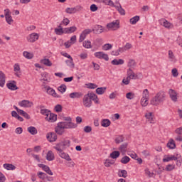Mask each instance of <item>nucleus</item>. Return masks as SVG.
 Listing matches in <instances>:
<instances>
[{
  "instance_id": "41",
  "label": "nucleus",
  "mask_w": 182,
  "mask_h": 182,
  "mask_svg": "<svg viewBox=\"0 0 182 182\" xmlns=\"http://www.w3.org/2000/svg\"><path fill=\"white\" fill-rule=\"evenodd\" d=\"M118 176L119 177H123L124 178H126V177H127V171L126 170L119 171Z\"/></svg>"
},
{
  "instance_id": "33",
  "label": "nucleus",
  "mask_w": 182,
  "mask_h": 182,
  "mask_svg": "<svg viewBox=\"0 0 182 182\" xmlns=\"http://www.w3.org/2000/svg\"><path fill=\"white\" fill-rule=\"evenodd\" d=\"M70 60H65V63L67 66H69V68H71V69L75 68V63H73V58H69Z\"/></svg>"
},
{
  "instance_id": "20",
  "label": "nucleus",
  "mask_w": 182,
  "mask_h": 182,
  "mask_svg": "<svg viewBox=\"0 0 182 182\" xmlns=\"http://www.w3.org/2000/svg\"><path fill=\"white\" fill-rule=\"evenodd\" d=\"M14 68L15 75L17 76V77H21V75H22V73H21V66L18 63H16L14 64Z\"/></svg>"
},
{
  "instance_id": "31",
  "label": "nucleus",
  "mask_w": 182,
  "mask_h": 182,
  "mask_svg": "<svg viewBox=\"0 0 182 182\" xmlns=\"http://www.w3.org/2000/svg\"><path fill=\"white\" fill-rule=\"evenodd\" d=\"M109 156L111 159H119L120 157V151H113L110 154Z\"/></svg>"
},
{
  "instance_id": "34",
  "label": "nucleus",
  "mask_w": 182,
  "mask_h": 182,
  "mask_svg": "<svg viewBox=\"0 0 182 182\" xmlns=\"http://www.w3.org/2000/svg\"><path fill=\"white\" fill-rule=\"evenodd\" d=\"M106 87H101L96 89L97 95H104L105 92H106Z\"/></svg>"
},
{
  "instance_id": "39",
  "label": "nucleus",
  "mask_w": 182,
  "mask_h": 182,
  "mask_svg": "<svg viewBox=\"0 0 182 182\" xmlns=\"http://www.w3.org/2000/svg\"><path fill=\"white\" fill-rule=\"evenodd\" d=\"M140 21V16H135L133 18H130L129 23H137Z\"/></svg>"
},
{
  "instance_id": "27",
  "label": "nucleus",
  "mask_w": 182,
  "mask_h": 182,
  "mask_svg": "<svg viewBox=\"0 0 182 182\" xmlns=\"http://www.w3.org/2000/svg\"><path fill=\"white\" fill-rule=\"evenodd\" d=\"M112 65H114L115 66H117L119 65H123L124 63V60L123 59H114L112 62H111Z\"/></svg>"
},
{
  "instance_id": "11",
  "label": "nucleus",
  "mask_w": 182,
  "mask_h": 182,
  "mask_svg": "<svg viewBox=\"0 0 182 182\" xmlns=\"http://www.w3.org/2000/svg\"><path fill=\"white\" fill-rule=\"evenodd\" d=\"M18 105H20L21 107H32V106H33V102L23 100L18 102Z\"/></svg>"
},
{
  "instance_id": "48",
  "label": "nucleus",
  "mask_w": 182,
  "mask_h": 182,
  "mask_svg": "<svg viewBox=\"0 0 182 182\" xmlns=\"http://www.w3.org/2000/svg\"><path fill=\"white\" fill-rule=\"evenodd\" d=\"M112 164H114V161L110 159H106L105 162V167H110Z\"/></svg>"
},
{
  "instance_id": "35",
  "label": "nucleus",
  "mask_w": 182,
  "mask_h": 182,
  "mask_svg": "<svg viewBox=\"0 0 182 182\" xmlns=\"http://www.w3.org/2000/svg\"><path fill=\"white\" fill-rule=\"evenodd\" d=\"M55 33H56V35H63V33H65V28L63 30V28L59 26L58 28H55Z\"/></svg>"
},
{
  "instance_id": "62",
  "label": "nucleus",
  "mask_w": 182,
  "mask_h": 182,
  "mask_svg": "<svg viewBox=\"0 0 182 182\" xmlns=\"http://www.w3.org/2000/svg\"><path fill=\"white\" fill-rule=\"evenodd\" d=\"M55 110L57 113H59L62 110V105H57L55 107Z\"/></svg>"
},
{
  "instance_id": "12",
  "label": "nucleus",
  "mask_w": 182,
  "mask_h": 182,
  "mask_svg": "<svg viewBox=\"0 0 182 182\" xmlns=\"http://www.w3.org/2000/svg\"><path fill=\"white\" fill-rule=\"evenodd\" d=\"M46 120L50 123H55V121L58 120V115L50 112L49 115L46 117Z\"/></svg>"
},
{
  "instance_id": "15",
  "label": "nucleus",
  "mask_w": 182,
  "mask_h": 182,
  "mask_svg": "<svg viewBox=\"0 0 182 182\" xmlns=\"http://www.w3.org/2000/svg\"><path fill=\"white\" fill-rule=\"evenodd\" d=\"M58 154H59L60 157L61 159H64V160H67V161H72V159H70V156L68 154H66L63 152V151H58Z\"/></svg>"
},
{
  "instance_id": "24",
  "label": "nucleus",
  "mask_w": 182,
  "mask_h": 182,
  "mask_svg": "<svg viewBox=\"0 0 182 182\" xmlns=\"http://www.w3.org/2000/svg\"><path fill=\"white\" fill-rule=\"evenodd\" d=\"M46 160H48V161H53V160H55V154H53L52 151H48L47 153Z\"/></svg>"
},
{
  "instance_id": "19",
  "label": "nucleus",
  "mask_w": 182,
  "mask_h": 182,
  "mask_svg": "<svg viewBox=\"0 0 182 182\" xmlns=\"http://www.w3.org/2000/svg\"><path fill=\"white\" fill-rule=\"evenodd\" d=\"M82 96H83V93L80 92H71L69 95V97L70 99H80V97H82Z\"/></svg>"
},
{
  "instance_id": "61",
  "label": "nucleus",
  "mask_w": 182,
  "mask_h": 182,
  "mask_svg": "<svg viewBox=\"0 0 182 182\" xmlns=\"http://www.w3.org/2000/svg\"><path fill=\"white\" fill-rule=\"evenodd\" d=\"M6 181V178L5 177V175L2 173V172H0V182H5Z\"/></svg>"
},
{
  "instance_id": "28",
  "label": "nucleus",
  "mask_w": 182,
  "mask_h": 182,
  "mask_svg": "<svg viewBox=\"0 0 182 182\" xmlns=\"http://www.w3.org/2000/svg\"><path fill=\"white\" fill-rule=\"evenodd\" d=\"M27 131L30 134H32L33 136H35V134H38V129H36V127H29L27 129Z\"/></svg>"
},
{
  "instance_id": "14",
  "label": "nucleus",
  "mask_w": 182,
  "mask_h": 182,
  "mask_svg": "<svg viewBox=\"0 0 182 182\" xmlns=\"http://www.w3.org/2000/svg\"><path fill=\"white\" fill-rule=\"evenodd\" d=\"M6 87H8V89H9L10 90H18V89H19L17 86H16V81L15 80H12L10 82L6 84Z\"/></svg>"
},
{
  "instance_id": "56",
  "label": "nucleus",
  "mask_w": 182,
  "mask_h": 182,
  "mask_svg": "<svg viewBox=\"0 0 182 182\" xmlns=\"http://www.w3.org/2000/svg\"><path fill=\"white\" fill-rule=\"evenodd\" d=\"M94 55L95 58H97L98 59H102L103 52L102 51L96 52L95 53Z\"/></svg>"
},
{
  "instance_id": "8",
  "label": "nucleus",
  "mask_w": 182,
  "mask_h": 182,
  "mask_svg": "<svg viewBox=\"0 0 182 182\" xmlns=\"http://www.w3.org/2000/svg\"><path fill=\"white\" fill-rule=\"evenodd\" d=\"M45 89H46L48 95L53 96V97H57L58 99H60V95H58L56 93V91H55V90H53L52 87H46Z\"/></svg>"
},
{
  "instance_id": "57",
  "label": "nucleus",
  "mask_w": 182,
  "mask_h": 182,
  "mask_svg": "<svg viewBox=\"0 0 182 182\" xmlns=\"http://www.w3.org/2000/svg\"><path fill=\"white\" fill-rule=\"evenodd\" d=\"M90 9L91 12H96V11H97V9H99V7H97V6L96 4H92L90 7Z\"/></svg>"
},
{
  "instance_id": "3",
  "label": "nucleus",
  "mask_w": 182,
  "mask_h": 182,
  "mask_svg": "<svg viewBox=\"0 0 182 182\" xmlns=\"http://www.w3.org/2000/svg\"><path fill=\"white\" fill-rule=\"evenodd\" d=\"M68 147H70V140H63L60 143L57 144L54 149L57 150V151H61L63 150H66Z\"/></svg>"
},
{
  "instance_id": "53",
  "label": "nucleus",
  "mask_w": 182,
  "mask_h": 182,
  "mask_svg": "<svg viewBox=\"0 0 182 182\" xmlns=\"http://www.w3.org/2000/svg\"><path fill=\"white\" fill-rule=\"evenodd\" d=\"M136 66V61L133 59H131L128 62V68H134Z\"/></svg>"
},
{
  "instance_id": "18",
  "label": "nucleus",
  "mask_w": 182,
  "mask_h": 182,
  "mask_svg": "<svg viewBox=\"0 0 182 182\" xmlns=\"http://www.w3.org/2000/svg\"><path fill=\"white\" fill-rule=\"evenodd\" d=\"M92 32H93V33H95V35H99L102 33V32H103V27L100 25H95L92 30Z\"/></svg>"
},
{
  "instance_id": "45",
  "label": "nucleus",
  "mask_w": 182,
  "mask_h": 182,
  "mask_svg": "<svg viewBox=\"0 0 182 182\" xmlns=\"http://www.w3.org/2000/svg\"><path fill=\"white\" fill-rule=\"evenodd\" d=\"M23 55L24 56V58H26V59H32L33 58V54L27 51H24L23 53Z\"/></svg>"
},
{
  "instance_id": "59",
  "label": "nucleus",
  "mask_w": 182,
  "mask_h": 182,
  "mask_svg": "<svg viewBox=\"0 0 182 182\" xmlns=\"http://www.w3.org/2000/svg\"><path fill=\"white\" fill-rule=\"evenodd\" d=\"M171 72L173 77H177V76H178V71L177 70V68L172 69Z\"/></svg>"
},
{
  "instance_id": "30",
  "label": "nucleus",
  "mask_w": 182,
  "mask_h": 182,
  "mask_svg": "<svg viewBox=\"0 0 182 182\" xmlns=\"http://www.w3.org/2000/svg\"><path fill=\"white\" fill-rule=\"evenodd\" d=\"M3 167L6 168V170H15L16 168V166H15L12 164H4L3 165Z\"/></svg>"
},
{
  "instance_id": "52",
  "label": "nucleus",
  "mask_w": 182,
  "mask_h": 182,
  "mask_svg": "<svg viewBox=\"0 0 182 182\" xmlns=\"http://www.w3.org/2000/svg\"><path fill=\"white\" fill-rule=\"evenodd\" d=\"M112 48H113V46H112V44L107 43L102 46V50H110V49H112Z\"/></svg>"
},
{
  "instance_id": "42",
  "label": "nucleus",
  "mask_w": 182,
  "mask_h": 182,
  "mask_svg": "<svg viewBox=\"0 0 182 182\" xmlns=\"http://www.w3.org/2000/svg\"><path fill=\"white\" fill-rule=\"evenodd\" d=\"M130 161V158L127 156H124L122 158L120 162L122 164H127V163H129Z\"/></svg>"
},
{
  "instance_id": "32",
  "label": "nucleus",
  "mask_w": 182,
  "mask_h": 182,
  "mask_svg": "<svg viewBox=\"0 0 182 182\" xmlns=\"http://www.w3.org/2000/svg\"><path fill=\"white\" fill-rule=\"evenodd\" d=\"M166 146L171 149H176V142L173 140V139H170Z\"/></svg>"
},
{
  "instance_id": "47",
  "label": "nucleus",
  "mask_w": 182,
  "mask_h": 182,
  "mask_svg": "<svg viewBox=\"0 0 182 182\" xmlns=\"http://www.w3.org/2000/svg\"><path fill=\"white\" fill-rule=\"evenodd\" d=\"M174 168H176V165L168 164L166 166L165 170H166V171H173V170H174Z\"/></svg>"
},
{
  "instance_id": "51",
  "label": "nucleus",
  "mask_w": 182,
  "mask_h": 182,
  "mask_svg": "<svg viewBox=\"0 0 182 182\" xmlns=\"http://www.w3.org/2000/svg\"><path fill=\"white\" fill-rule=\"evenodd\" d=\"M85 86H87V89H96L97 87V85L92 82L85 84Z\"/></svg>"
},
{
  "instance_id": "37",
  "label": "nucleus",
  "mask_w": 182,
  "mask_h": 182,
  "mask_svg": "<svg viewBox=\"0 0 182 182\" xmlns=\"http://www.w3.org/2000/svg\"><path fill=\"white\" fill-rule=\"evenodd\" d=\"M124 141V137L122 135H119L115 138L116 144H120V143H123Z\"/></svg>"
},
{
  "instance_id": "9",
  "label": "nucleus",
  "mask_w": 182,
  "mask_h": 182,
  "mask_svg": "<svg viewBox=\"0 0 182 182\" xmlns=\"http://www.w3.org/2000/svg\"><path fill=\"white\" fill-rule=\"evenodd\" d=\"M38 166L40 167V168H42V170L47 173V174H49V176H53V172H52V170H50V168H49V166L43 164H38Z\"/></svg>"
},
{
  "instance_id": "1",
  "label": "nucleus",
  "mask_w": 182,
  "mask_h": 182,
  "mask_svg": "<svg viewBox=\"0 0 182 182\" xmlns=\"http://www.w3.org/2000/svg\"><path fill=\"white\" fill-rule=\"evenodd\" d=\"M76 127H77V124L73 123L72 121L70 122H60L57 124L55 132L57 134L62 136L65 133V129H76Z\"/></svg>"
},
{
  "instance_id": "55",
  "label": "nucleus",
  "mask_w": 182,
  "mask_h": 182,
  "mask_svg": "<svg viewBox=\"0 0 182 182\" xmlns=\"http://www.w3.org/2000/svg\"><path fill=\"white\" fill-rule=\"evenodd\" d=\"M161 25L164 26V28H166V29H173V28H174L173 23H163Z\"/></svg>"
},
{
  "instance_id": "49",
  "label": "nucleus",
  "mask_w": 182,
  "mask_h": 182,
  "mask_svg": "<svg viewBox=\"0 0 182 182\" xmlns=\"http://www.w3.org/2000/svg\"><path fill=\"white\" fill-rule=\"evenodd\" d=\"M141 106H143V107H146V106H147V105H149V99L141 98Z\"/></svg>"
},
{
  "instance_id": "64",
  "label": "nucleus",
  "mask_w": 182,
  "mask_h": 182,
  "mask_svg": "<svg viewBox=\"0 0 182 182\" xmlns=\"http://www.w3.org/2000/svg\"><path fill=\"white\" fill-rule=\"evenodd\" d=\"M176 43H178V45L179 46H181V48H182V38H181V37H178L177 38Z\"/></svg>"
},
{
  "instance_id": "43",
  "label": "nucleus",
  "mask_w": 182,
  "mask_h": 182,
  "mask_svg": "<svg viewBox=\"0 0 182 182\" xmlns=\"http://www.w3.org/2000/svg\"><path fill=\"white\" fill-rule=\"evenodd\" d=\"M40 113L43 116H46V117H48V116H49V114L50 113V110L48 109H41Z\"/></svg>"
},
{
  "instance_id": "46",
  "label": "nucleus",
  "mask_w": 182,
  "mask_h": 182,
  "mask_svg": "<svg viewBox=\"0 0 182 182\" xmlns=\"http://www.w3.org/2000/svg\"><path fill=\"white\" fill-rule=\"evenodd\" d=\"M66 85L65 84H62L60 87H58V90L60 92V93H65L66 92Z\"/></svg>"
},
{
  "instance_id": "60",
  "label": "nucleus",
  "mask_w": 182,
  "mask_h": 182,
  "mask_svg": "<svg viewBox=\"0 0 182 182\" xmlns=\"http://www.w3.org/2000/svg\"><path fill=\"white\" fill-rule=\"evenodd\" d=\"M84 132H85V133H90V132H92V127L85 126L84 127Z\"/></svg>"
},
{
  "instance_id": "6",
  "label": "nucleus",
  "mask_w": 182,
  "mask_h": 182,
  "mask_svg": "<svg viewBox=\"0 0 182 182\" xmlns=\"http://www.w3.org/2000/svg\"><path fill=\"white\" fill-rule=\"evenodd\" d=\"M90 33H92V29L84 30L80 36L79 42H83L84 40L86 39V36H87V35H89Z\"/></svg>"
},
{
  "instance_id": "22",
  "label": "nucleus",
  "mask_w": 182,
  "mask_h": 182,
  "mask_svg": "<svg viewBox=\"0 0 182 182\" xmlns=\"http://www.w3.org/2000/svg\"><path fill=\"white\" fill-rule=\"evenodd\" d=\"M127 79H129V80H130L131 79H136V77H137V75L134 74V72H133V70H132V68H129L127 70Z\"/></svg>"
},
{
  "instance_id": "2",
  "label": "nucleus",
  "mask_w": 182,
  "mask_h": 182,
  "mask_svg": "<svg viewBox=\"0 0 182 182\" xmlns=\"http://www.w3.org/2000/svg\"><path fill=\"white\" fill-rule=\"evenodd\" d=\"M164 100H166V92H164V91H159L156 94L154 97L151 100L150 104L152 105V106H159V105L163 103Z\"/></svg>"
},
{
  "instance_id": "38",
  "label": "nucleus",
  "mask_w": 182,
  "mask_h": 182,
  "mask_svg": "<svg viewBox=\"0 0 182 182\" xmlns=\"http://www.w3.org/2000/svg\"><path fill=\"white\" fill-rule=\"evenodd\" d=\"M37 176L38 177V178H40L41 180H46V177L48 176L46 175V173H43L42 171H38L37 173Z\"/></svg>"
},
{
  "instance_id": "29",
  "label": "nucleus",
  "mask_w": 182,
  "mask_h": 182,
  "mask_svg": "<svg viewBox=\"0 0 182 182\" xmlns=\"http://www.w3.org/2000/svg\"><path fill=\"white\" fill-rule=\"evenodd\" d=\"M41 63L45 65V66H52V62H50V60H49V58H44L41 60Z\"/></svg>"
},
{
  "instance_id": "26",
  "label": "nucleus",
  "mask_w": 182,
  "mask_h": 182,
  "mask_svg": "<svg viewBox=\"0 0 182 182\" xmlns=\"http://www.w3.org/2000/svg\"><path fill=\"white\" fill-rule=\"evenodd\" d=\"M77 28L76 26H71L65 28V33H73V32H76Z\"/></svg>"
},
{
  "instance_id": "54",
  "label": "nucleus",
  "mask_w": 182,
  "mask_h": 182,
  "mask_svg": "<svg viewBox=\"0 0 182 182\" xmlns=\"http://www.w3.org/2000/svg\"><path fill=\"white\" fill-rule=\"evenodd\" d=\"M67 14H75L76 12V8H67L65 10Z\"/></svg>"
},
{
  "instance_id": "10",
  "label": "nucleus",
  "mask_w": 182,
  "mask_h": 182,
  "mask_svg": "<svg viewBox=\"0 0 182 182\" xmlns=\"http://www.w3.org/2000/svg\"><path fill=\"white\" fill-rule=\"evenodd\" d=\"M38 39H39V34L36 33H33L27 37L28 42H31L32 43H33V42H36Z\"/></svg>"
},
{
  "instance_id": "40",
  "label": "nucleus",
  "mask_w": 182,
  "mask_h": 182,
  "mask_svg": "<svg viewBox=\"0 0 182 182\" xmlns=\"http://www.w3.org/2000/svg\"><path fill=\"white\" fill-rule=\"evenodd\" d=\"M82 46L86 49H90L92 48V43L90 41H85L82 43Z\"/></svg>"
},
{
  "instance_id": "63",
  "label": "nucleus",
  "mask_w": 182,
  "mask_h": 182,
  "mask_svg": "<svg viewBox=\"0 0 182 182\" xmlns=\"http://www.w3.org/2000/svg\"><path fill=\"white\" fill-rule=\"evenodd\" d=\"M175 133H176V134H178V136H181V134H182V127H181L179 128H177L175 130Z\"/></svg>"
},
{
  "instance_id": "17",
  "label": "nucleus",
  "mask_w": 182,
  "mask_h": 182,
  "mask_svg": "<svg viewBox=\"0 0 182 182\" xmlns=\"http://www.w3.org/2000/svg\"><path fill=\"white\" fill-rule=\"evenodd\" d=\"M178 159H180V157H177L174 155H171V156L165 155L162 161L164 163H168V161H171L173 160H178Z\"/></svg>"
},
{
  "instance_id": "23",
  "label": "nucleus",
  "mask_w": 182,
  "mask_h": 182,
  "mask_svg": "<svg viewBox=\"0 0 182 182\" xmlns=\"http://www.w3.org/2000/svg\"><path fill=\"white\" fill-rule=\"evenodd\" d=\"M5 73L4 72L0 71V87H4L5 86Z\"/></svg>"
},
{
  "instance_id": "5",
  "label": "nucleus",
  "mask_w": 182,
  "mask_h": 182,
  "mask_svg": "<svg viewBox=\"0 0 182 182\" xmlns=\"http://www.w3.org/2000/svg\"><path fill=\"white\" fill-rule=\"evenodd\" d=\"M168 95H169V97L171 99V100H172V102H174L176 103V102L178 101V96L177 94V92L173 89H169L168 90Z\"/></svg>"
},
{
  "instance_id": "7",
  "label": "nucleus",
  "mask_w": 182,
  "mask_h": 182,
  "mask_svg": "<svg viewBox=\"0 0 182 182\" xmlns=\"http://www.w3.org/2000/svg\"><path fill=\"white\" fill-rule=\"evenodd\" d=\"M46 138L50 143H53V141H56V140H58V135H56V133L55 132H50L47 134Z\"/></svg>"
},
{
  "instance_id": "16",
  "label": "nucleus",
  "mask_w": 182,
  "mask_h": 182,
  "mask_svg": "<svg viewBox=\"0 0 182 182\" xmlns=\"http://www.w3.org/2000/svg\"><path fill=\"white\" fill-rule=\"evenodd\" d=\"M107 28L109 31H117L120 28V23H107Z\"/></svg>"
},
{
  "instance_id": "13",
  "label": "nucleus",
  "mask_w": 182,
  "mask_h": 182,
  "mask_svg": "<svg viewBox=\"0 0 182 182\" xmlns=\"http://www.w3.org/2000/svg\"><path fill=\"white\" fill-rule=\"evenodd\" d=\"M4 15L6 18V21L7 23H11V22H13L14 20H12V16H11V11L9 9H6L4 10Z\"/></svg>"
},
{
  "instance_id": "36",
  "label": "nucleus",
  "mask_w": 182,
  "mask_h": 182,
  "mask_svg": "<svg viewBox=\"0 0 182 182\" xmlns=\"http://www.w3.org/2000/svg\"><path fill=\"white\" fill-rule=\"evenodd\" d=\"M115 9L117 11H118L120 15H126V11L124 10L123 7H122V5L115 6Z\"/></svg>"
},
{
  "instance_id": "25",
  "label": "nucleus",
  "mask_w": 182,
  "mask_h": 182,
  "mask_svg": "<svg viewBox=\"0 0 182 182\" xmlns=\"http://www.w3.org/2000/svg\"><path fill=\"white\" fill-rule=\"evenodd\" d=\"M110 124H112V122L108 119H104L101 122V126H102V127H109Z\"/></svg>"
},
{
  "instance_id": "44",
  "label": "nucleus",
  "mask_w": 182,
  "mask_h": 182,
  "mask_svg": "<svg viewBox=\"0 0 182 182\" xmlns=\"http://www.w3.org/2000/svg\"><path fill=\"white\" fill-rule=\"evenodd\" d=\"M145 117L146 119H147V120H149V122H150L151 123V122H153V112H148L145 114Z\"/></svg>"
},
{
  "instance_id": "21",
  "label": "nucleus",
  "mask_w": 182,
  "mask_h": 182,
  "mask_svg": "<svg viewBox=\"0 0 182 182\" xmlns=\"http://www.w3.org/2000/svg\"><path fill=\"white\" fill-rule=\"evenodd\" d=\"M127 143H124L119 147L118 150L121 151L122 156H124V154H126V151H127Z\"/></svg>"
},
{
  "instance_id": "58",
  "label": "nucleus",
  "mask_w": 182,
  "mask_h": 182,
  "mask_svg": "<svg viewBox=\"0 0 182 182\" xmlns=\"http://www.w3.org/2000/svg\"><path fill=\"white\" fill-rule=\"evenodd\" d=\"M127 99H129V100H132V99H134V94L132 92H128L126 95Z\"/></svg>"
},
{
  "instance_id": "50",
  "label": "nucleus",
  "mask_w": 182,
  "mask_h": 182,
  "mask_svg": "<svg viewBox=\"0 0 182 182\" xmlns=\"http://www.w3.org/2000/svg\"><path fill=\"white\" fill-rule=\"evenodd\" d=\"M149 96L150 95H149V90L147 89L144 90L142 99H149Z\"/></svg>"
},
{
  "instance_id": "4",
  "label": "nucleus",
  "mask_w": 182,
  "mask_h": 182,
  "mask_svg": "<svg viewBox=\"0 0 182 182\" xmlns=\"http://www.w3.org/2000/svg\"><path fill=\"white\" fill-rule=\"evenodd\" d=\"M93 96H95V93L93 92H88L84 96L82 103L85 107H92V99H93Z\"/></svg>"
}]
</instances>
